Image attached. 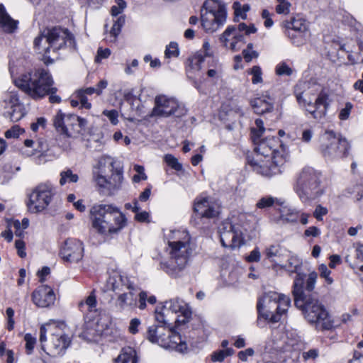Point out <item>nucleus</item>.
Listing matches in <instances>:
<instances>
[{
	"label": "nucleus",
	"mask_w": 363,
	"mask_h": 363,
	"mask_svg": "<svg viewBox=\"0 0 363 363\" xmlns=\"http://www.w3.org/2000/svg\"><path fill=\"white\" fill-rule=\"evenodd\" d=\"M317 278L315 272H311L306 280L305 288H303L302 275L298 276L292 290L294 304L303 311L309 323L315 324L317 328L329 330L333 327V323L325 306L313 295L306 294L315 289Z\"/></svg>",
	"instance_id": "nucleus-1"
},
{
	"label": "nucleus",
	"mask_w": 363,
	"mask_h": 363,
	"mask_svg": "<svg viewBox=\"0 0 363 363\" xmlns=\"http://www.w3.org/2000/svg\"><path fill=\"white\" fill-rule=\"evenodd\" d=\"M167 239L168 257L161 261L160 268L172 277H177L186 267L194 250L191 236L186 230H168L164 233Z\"/></svg>",
	"instance_id": "nucleus-2"
},
{
	"label": "nucleus",
	"mask_w": 363,
	"mask_h": 363,
	"mask_svg": "<svg viewBox=\"0 0 363 363\" xmlns=\"http://www.w3.org/2000/svg\"><path fill=\"white\" fill-rule=\"evenodd\" d=\"M34 48L43 55L45 64L53 62L50 54L57 55L60 50L68 46L74 48L73 35L67 28L59 26L45 28L34 39Z\"/></svg>",
	"instance_id": "nucleus-3"
},
{
	"label": "nucleus",
	"mask_w": 363,
	"mask_h": 363,
	"mask_svg": "<svg viewBox=\"0 0 363 363\" xmlns=\"http://www.w3.org/2000/svg\"><path fill=\"white\" fill-rule=\"evenodd\" d=\"M92 227L104 235L117 234L125 225L127 220L123 213L113 205L97 204L90 209Z\"/></svg>",
	"instance_id": "nucleus-4"
},
{
	"label": "nucleus",
	"mask_w": 363,
	"mask_h": 363,
	"mask_svg": "<svg viewBox=\"0 0 363 363\" xmlns=\"http://www.w3.org/2000/svg\"><path fill=\"white\" fill-rule=\"evenodd\" d=\"M296 100L301 107L309 113L315 119L324 117L328 107V95L325 91H321L313 103L316 91L313 86H311L306 82H298L294 90Z\"/></svg>",
	"instance_id": "nucleus-5"
},
{
	"label": "nucleus",
	"mask_w": 363,
	"mask_h": 363,
	"mask_svg": "<svg viewBox=\"0 0 363 363\" xmlns=\"http://www.w3.org/2000/svg\"><path fill=\"white\" fill-rule=\"evenodd\" d=\"M14 84L34 100L43 99L46 89L52 82V77L45 69L26 72L15 77Z\"/></svg>",
	"instance_id": "nucleus-6"
},
{
	"label": "nucleus",
	"mask_w": 363,
	"mask_h": 363,
	"mask_svg": "<svg viewBox=\"0 0 363 363\" xmlns=\"http://www.w3.org/2000/svg\"><path fill=\"white\" fill-rule=\"evenodd\" d=\"M294 190L303 203H308L323 194L321 174L311 167H305L296 176Z\"/></svg>",
	"instance_id": "nucleus-7"
},
{
	"label": "nucleus",
	"mask_w": 363,
	"mask_h": 363,
	"mask_svg": "<svg viewBox=\"0 0 363 363\" xmlns=\"http://www.w3.org/2000/svg\"><path fill=\"white\" fill-rule=\"evenodd\" d=\"M291 304L289 297L274 291H269L262 296L257 302V324L261 325L260 318L271 323H277Z\"/></svg>",
	"instance_id": "nucleus-8"
},
{
	"label": "nucleus",
	"mask_w": 363,
	"mask_h": 363,
	"mask_svg": "<svg viewBox=\"0 0 363 363\" xmlns=\"http://www.w3.org/2000/svg\"><path fill=\"white\" fill-rule=\"evenodd\" d=\"M39 340L41 350L53 357L63 354L71 342L55 323H46L40 327Z\"/></svg>",
	"instance_id": "nucleus-9"
},
{
	"label": "nucleus",
	"mask_w": 363,
	"mask_h": 363,
	"mask_svg": "<svg viewBox=\"0 0 363 363\" xmlns=\"http://www.w3.org/2000/svg\"><path fill=\"white\" fill-rule=\"evenodd\" d=\"M256 127L251 128V137L255 144V151L256 157L265 159L274 157L275 155H281L286 159V151L282 146L279 138L275 136H267L260 140V137L265 131L264 123L262 119L255 120Z\"/></svg>",
	"instance_id": "nucleus-10"
},
{
	"label": "nucleus",
	"mask_w": 363,
	"mask_h": 363,
	"mask_svg": "<svg viewBox=\"0 0 363 363\" xmlns=\"http://www.w3.org/2000/svg\"><path fill=\"white\" fill-rule=\"evenodd\" d=\"M350 147L346 138L333 130H325L320 138L321 153L328 160L346 157Z\"/></svg>",
	"instance_id": "nucleus-11"
},
{
	"label": "nucleus",
	"mask_w": 363,
	"mask_h": 363,
	"mask_svg": "<svg viewBox=\"0 0 363 363\" xmlns=\"http://www.w3.org/2000/svg\"><path fill=\"white\" fill-rule=\"evenodd\" d=\"M201 25L207 33H213L226 21L225 6L218 0H206L201 9Z\"/></svg>",
	"instance_id": "nucleus-12"
},
{
	"label": "nucleus",
	"mask_w": 363,
	"mask_h": 363,
	"mask_svg": "<svg viewBox=\"0 0 363 363\" xmlns=\"http://www.w3.org/2000/svg\"><path fill=\"white\" fill-rule=\"evenodd\" d=\"M55 194L50 183H42L35 186L29 196L28 208L30 213H37L45 209Z\"/></svg>",
	"instance_id": "nucleus-13"
},
{
	"label": "nucleus",
	"mask_w": 363,
	"mask_h": 363,
	"mask_svg": "<svg viewBox=\"0 0 363 363\" xmlns=\"http://www.w3.org/2000/svg\"><path fill=\"white\" fill-rule=\"evenodd\" d=\"M87 121L75 114H65L58 111L53 118V125L57 131H67L75 136L86 125Z\"/></svg>",
	"instance_id": "nucleus-14"
},
{
	"label": "nucleus",
	"mask_w": 363,
	"mask_h": 363,
	"mask_svg": "<svg viewBox=\"0 0 363 363\" xmlns=\"http://www.w3.org/2000/svg\"><path fill=\"white\" fill-rule=\"evenodd\" d=\"M186 110L178 101L165 95L157 96L155 99V107L152 111V116L168 117L171 115L180 116L185 113Z\"/></svg>",
	"instance_id": "nucleus-15"
},
{
	"label": "nucleus",
	"mask_w": 363,
	"mask_h": 363,
	"mask_svg": "<svg viewBox=\"0 0 363 363\" xmlns=\"http://www.w3.org/2000/svg\"><path fill=\"white\" fill-rule=\"evenodd\" d=\"M286 159L281 155H275L262 160V158L254 157L250 164L253 170L264 177H271L281 172V167L285 163Z\"/></svg>",
	"instance_id": "nucleus-16"
},
{
	"label": "nucleus",
	"mask_w": 363,
	"mask_h": 363,
	"mask_svg": "<svg viewBox=\"0 0 363 363\" xmlns=\"http://www.w3.org/2000/svg\"><path fill=\"white\" fill-rule=\"evenodd\" d=\"M220 242L225 247H239L242 242V233L238 225L225 220L219 226Z\"/></svg>",
	"instance_id": "nucleus-17"
},
{
	"label": "nucleus",
	"mask_w": 363,
	"mask_h": 363,
	"mask_svg": "<svg viewBox=\"0 0 363 363\" xmlns=\"http://www.w3.org/2000/svg\"><path fill=\"white\" fill-rule=\"evenodd\" d=\"M60 256L67 262H77L84 256L82 242L76 238L67 239L60 249Z\"/></svg>",
	"instance_id": "nucleus-18"
},
{
	"label": "nucleus",
	"mask_w": 363,
	"mask_h": 363,
	"mask_svg": "<svg viewBox=\"0 0 363 363\" xmlns=\"http://www.w3.org/2000/svg\"><path fill=\"white\" fill-rule=\"evenodd\" d=\"M194 209L201 218H213L219 214L220 206L212 198L202 197L196 199Z\"/></svg>",
	"instance_id": "nucleus-19"
},
{
	"label": "nucleus",
	"mask_w": 363,
	"mask_h": 363,
	"mask_svg": "<svg viewBox=\"0 0 363 363\" xmlns=\"http://www.w3.org/2000/svg\"><path fill=\"white\" fill-rule=\"evenodd\" d=\"M220 40L223 43L225 47L233 51L240 50L245 43V36L242 34L237 33L236 27L234 26H228L220 35Z\"/></svg>",
	"instance_id": "nucleus-20"
},
{
	"label": "nucleus",
	"mask_w": 363,
	"mask_h": 363,
	"mask_svg": "<svg viewBox=\"0 0 363 363\" xmlns=\"http://www.w3.org/2000/svg\"><path fill=\"white\" fill-rule=\"evenodd\" d=\"M171 334V329L164 325H152L148 327L146 338L152 343H156L164 347L167 340Z\"/></svg>",
	"instance_id": "nucleus-21"
},
{
	"label": "nucleus",
	"mask_w": 363,
	"mask_h": 363,
	"mask_svg": "<svg viewBox=\"0 0 363 363\" xmlns=\"http://www.w3.org/2000/svg\"><path fill=\"white\" fill-rule=\"evenodd\" d=\"M34 303L39 307H48L55 301V295L52 289L47 286H40L32 295Z\"/></svg>",
	"instance_id": "nucleus-22"
},
{
	"label": "nucleus",
	"mask_w": 363,
	"mask_h": 363,
	"mask_svg": "<svg viewBox=\"0 0 363 363\" xmlns=\"http://www.w3.org/2000/svg\"><path fill=\"white\" fill-rule=\"evenodd\" d=\"M164 309L175 313H181L184 319L180 321L184 323L188 321L191 315V311L188 308L186 303L179 298H174L165 301Z\"/></svg>",
	"instance_id": "nucleus-23"
},
{
	"label": "nucleus",
	"mask_w": 363,
	"mask_h": 363,
	"mask_svg": "<svg viewBox=\"0 0 363 363\" xmlns=\"http://www.w3.org/2000/svg\"><path fill=\"white\" fill-rule=\"evenodd\" d=\"M282 26L288 30L289 36L293 38L297 35L302 36L308 30L306 21L298 16L292 18L291 21H284Z\"/></svg>",
	"instance_id": "nucleus-24"
},
{
	"label": "nucleus",
	"mask_w": 363,
	"mask_h": 363,
	"mask_svg": "<svg viewBox=\"0 0 363 363\" xmlns=\"http://www.w3.org/2000/svg\"><path fill=\"white\" fill-rule=\"evenodd\" d=\"M289 251L279 244L271 245L266 247L264 255L266 258L277 265H281L284 258L288 257Z\"/></svg>",
	"instance_id": "nucleus-25"
},
{
	"label": "nucleus",
	"mask_w": 363,
	"mask_h": 363,
	"mask_svg": "<svg viewBox=\"0 0 363 363\" xmlns=\"http://www.w3.org/2000/svg\"><path fill=\"white\" fill-rule=\"evenodd\" d=\"M127 290L128 291V292L124 291L120 293L116 300V306L121 310L128 307L134 308L137 306V296L135 294L137 291L136 286L134 285L133 289Z\"/></svg>",
	"instance_id": "nucleus-26"
},
{
	"label": "nucleus",
	"mask_w": 363,
	"mask_h": 363,
	"mask_svg": "<svg viewBox=\"0 0 363 363\" xmlns=\"http://www.w3.org/2000/svg\"><path fill=\"white\" fill-rule=\"evenodd\" d=\"M250 104L257 114L271 112L274 108V100L267 94L251 100Z\"/></svg>",
	"instance_id": "nucleus-27"
},
{
	"label": "nucleus",
	"mask_w": 363,
	"mask_h": 363,
	"mask_svg": "<svg viewBox=\"0 0 363 363\" xmlns=\"http://www.w3.org/2000/svg\"><path fill=\"white\" fill-rule=\"evenodd\" d=\"M288 260L286 264H281L280 267L286 272H288L290 274L296 273V276L294 280V283H295L296 279L298 275H302L303 279V288H304L303 285L306 279V274L304 273L300 272L299 269L302 266V261L296 255H288ZM294 284H293L294 285Z\"/></svg>",
	"instance_id": "nucleus-28"
},
{
	"label": "nucleus",
	"mask_w": 363,
	"mask_h": 363,
	"mask_svg": "<svg viewBox=\"0 0 363 363\" xmlns=\"http://www.w3.org/2000/svg\"><path fill=\"white\" fill-rule=\"evenodd\" d=\"M110 284L112 290L116 294H119L127 289H133L135 285L128 277L120 274L111 278Z\"/></svg>",
	"instance_id": "nucleus-29"
},
{
	"label": "nucleus",
	"mask_w": 363,
	"mask_h": 363,
	"mask_svg": "<svg viewBox=\"0 0 363 363\" xmlns=\"http://www.w3.org/2000/svg\"><path fill=\"white\" fill-rule=\"evenodd\" d=\"M18 21L13 19L6 11L3 4H0V28L6 33H13L18 27Z\"/></svg>",
	"instance_id": "nucleus-30"
},
{
	"label": "nucleus",
	"mask_w": 363,
	"mask_h": 363,
	"mask_svg": "<svg viewBox=\"0 0 363 363\" xmlns=\"http://www.w3.org/2000/svg\"><path fill=\"white\" fill-rule=\"evenodd\" d=\"M167 345L164 348L175 350L184 352L187 350V345L185 340H183L182 336L174 330L171 329V334L167 340Z\"/></svg>",
	"instance_id": "nucleus-31"
},
{
	"label": "nucleus",
	"mask_w": 363,
	"mask_h": 363,
	"mask_svg": "<svg viewBox=\"0 0 363 363\" xmlns=\"http://www.w3.org/2000/svg\"><path fill=\"white\" fill-rule=\"evenodd\" d=\"M138 357L135 348L127 346L121 349L115 363H138Z\"/></svg>",
	"instance_id": "nucleus-32"
},
{
	"label": "nucleus",
	"mask_w": 363,
	"mask_h": 363,
	"mask_svg": "<svg viewBox=\"0 0 363 363\" xmlns=\"http://www.w3.org/2000/svg\"><path fill=\"white\" fill-rule=\"evenodd\" d=\"M350 257L351 256H347L346 257L347 262L350 263V265L352 268L354 269L355 267H357L361 272H363V264H362V263L363 262V245L359 243L355 247L354 253L352 255V257L356 259L355 262L352 263L350 259Z\"/></svg>",
	"instance_id": "nucleus-33"
},
{
	"label": "nucleus",
	"mask_w": 363,
	"mask_h": 363,
	"mask_svg": "<svg viewBox=\"0 0 363 363\" xmlns=\"http://www.w3.org/2000/svg\"><path fill=\"white\" fill-rule=\"evenodd\" d=\"M96 298L94 292H91L90 295L86 297L84 301H81L79 303V308L81 311L85 312L88 311L89 313L94 312V313H97V311L96 309Z\"/></svg>",
	"instance_id": "nucleus-34"
},
{
	"label": "nucleus",
	"mask_w": 363,
	"mask_h": 363,
	"mask_svg": "<svg viewBox=\"0 0 363 363\" xmlns=\"http://www.w3.org/2000/svg\"><path fill=\"white\" fill-rule=\"evenodd\" d=\"M59 135L56 138L57 145L64 150H68L71 148V138L74 135L68 133L67 131H57Z\"/></svg>",
	"instance_id": "nucleus-35"
},
{
	"label": "nucleus",
	"mask_w": 363,
	"mask_h": 363,
	"mask_svg": "<svg viewBox=\"0 0 363 363\" xmlns=\"http://www.w3.org/2000/svg\"><path fill=\"white\" fill-rule=\"evenodd\" d=\"M114 161L113 158L109 156H102L99 159L97 164L94 167V171L101 172L105 171L107 167L110 171H113L114 169Z\"/></svg>",
	"instance_id": "nucleus-36"
},
{
	"label": "nucleus",
	"mask_w": 363,
	"mask_h": 363,
	"mask_svg": "<svg viewBox=\"0 0 363 363\" xmlns=\"http://www.w3.org/2000/svg\"><path fill=\"white\" fill-rule=\"evenodd\" d=\"M24 114V109L21 104L9 107V110L6 112V115L13 122H17L21 120Z\"/></svg>",
	"instance_id": "nucleus-37"
},
{
	"label": "nucleus",
	"mask_w": 363,
	"mask_h": 363,
	"mask_svg": "<svg viewBox=\"0 0 363 363\" xmlns=\"http://www.w3.org/2000/svg\"><path fill=\"white\" fill-rule=\"evenodd\" d=\"M105 173V171H93L94 179L99 187L111 191V181L106 179Z\"/></svg>",
	"instance_id": "nucleus-38"
},
{
	"label": "nucleus",
	"mask_w": 363,
	"mask_h": 363,
	"mask_svg": "<svg viewBox=\"0 0 363 363\" xmlns=\"http://www.w3.org/2000/svg\"><path fill=\"white\" fill-rule=\"evenodd\" d=\"M234 350L232 348L216 350L211 354V360L213 362H222L227 357L232 356Z\"/></svg>",
	"instance_id": "nucleus-39"
},
{
	"label": "nucleus",
	"mask_w": 363,
	"mask_h": 363,
	"mask_svg": "<svg viewBox=\"0 0 363 363\" xmlns=\"http://www.w3.org/2000/svg\"><path fill=\"white\" fill-rule=\"evenodd\" d=\"M111 172V177L109 179L111 181V191L119 189L123 179V172L121 168L114 167L113 171Z\"/></svg>",
	"instance_id": "nucleus-40"
},
{
	"label": "nucleus",
	"mask_w": 363,
	"mask_h": 363,
	"mask_svg": "<svg viewBox=\"0 0 363 363\" xmlns=\"http://www.w3.org/2000/svg\"><path fill=\"white\" fill-rule=\"evenodd\" d=\"M60 184L64 186L66 183H76L79 180V176L77 174H74L70 169L62 171L60 174Z\"/></svg>",
	"instance_id": "nucleus-41"
},
{
	"label": "nucleus",
	"mask_w": 363,
	"mask_h": 363,
	"mask_svg": "<svg viewBox=\"0 0 363 363\" xmlns=\"http://www.w3.org/2000/svg\"><path fill=\"white\" fill-rule=\"evenodd\" d=\"M206 58L203 53L197 52L189 58V67L194 70L199 71L202 68V64L205 62Z\"/></svg>",
	"instance_id": "nucleus-42"
},
{
	"label": "nucleus",
	"mask_w": 363,
	"mask_h": 363,
	"mask_svg": "<svg viewBox=\"0 0 363 363\" xmlns=\"http://www.w3.org/2000/svg\"><path fill=\"white\" fill-rule=\"evenodd\" d=\"M298 218V213L291 208H284L280 216L281 220L286 223H297Z\"/></svg>",
	"instance_id": "nucleus-43"
},
{
	"label": "nucleus",
	"mask_w": 363,
	"mask_h": 363,
	"mask_svg": "<svg viewBox=\"0 0 363 363\" xmlns=\"http://www.w3.org/2000/svg\"><path fill=\"white\" fill-rule=\"evenodd\" d=\"M210 60L213 62V68L209 67V69H208L207 76L209 78H220L223 72L221 64L215 58H210Z\"/></svg>",
	"instance_id": "nucleus-44"
},
{
	"label": "nucleus",
	"mask_w": 363,
	"mask_h": 363,
	"mask_svg": "<svg viewBox=\"0 0 363 363\" xmlns=\"http://www.w3.org/2000/svg\"><path fill=\"white\" fill-rule=\"evenodd\" d=\"M54 80L52 79V82L49 86L48 89H46L45 93L43 95V98L46 96H49V101L50 103H60L61 101V98L58 95H56V92L57 91V88L54 86Z\"/></svg>",
	"instance_id": "nucleus-45"
},
{
	"label": "nucleus",
	"mask_w": 363,
	"mask_h": 363,
	"mask_svg": "<svg viewBox=\"0 0 363 363\" xmlns=\"http://www.w3.org/2000/svg\"><path fill=\"white\" fill-rule=\"evenodd\" d=\"M275 72L279 76H291L294 73V69L286 62H281L276 66Z\"/></svg>",
	"instance_id": "nucleus-46"
},
{
	"label": "nucleus",
	"mask_w": 363,
	"mask_h": 363,
	"mask_svg": "<svg viewBox=\"0 0 363 363\" xmlns=\"http://www.w3.org/2000/svg\"><path fill=\"white\" fill-rule=\"evenodd\" d=\"M164 160L167 164L176 171L182 170V164L179 162L178 160L171 154H167L164 157Z\"/></svg>",
	"instance_id": "nucleus-47"
},
{
	"label": "nucleus",
	"mask_w": 363,
	"mask_h": 363,
	"mask_svg": "<svg viewBox=\"0 0 363 363\" xmlns=\"http://www.w3.org/2000/svg\"><path fill=\"white\" fill-rule=\"evenodd\" d=\"M125 23L124 16H119L113 23L110 33L116 38L121 33V28Z\"/></svg>",
	"instance_id": "nucleus-48"
},
{
	"label": "nucleus",
	"mask_w": 363,
	"mask_h": 363,
	"mask_svg": "<svg viewBox=\"0 0 363 363\" xmlns=\"http://www.w3.org/2000/svg\"><path fill=\"white\" fill-rule=\"evenodd\" d=\"M277 201L276 198L271 196H264L261 198L257 203L256 206L257 208L263 209L272 206Z\"/></svg>",
	"instance_id": "nucleus-49"
},
{
	"label": "nucleus",
	"mask_w": 363,
	"mask_h": 363,
	"mask_svg": "<svg viewBox=\"0 0 363 363\" xmlns=\"http://www.w3.org/2000/svg\"><path fill=\"white\" fill-rule=\"evenodd\" d=\"M253 44L249 43L247 48L242 50V55L247 62H250L253 58H257L259 55L258 52L252 50Z\"/></svg>",
	"instance_id": "nucleus-50"
},
{
	"label": "nucleus",
	"mask_w": 363,
	"mask_h": 363,
	"mask_svg": "<svg viewBox=\"0 0 363 363\" xmlns=\"http://www.w3.org/2000/svg\"><path fill=\"white\" fill-rule=\"evenodd\" d=\"M249 73L252 76V84H256L262 82V72L260 67L253 66L249 71Z\"/></svg>",
	"instance_id": "nucleus-51"
},
{
	"label": "nucleus",
	"mask_w": 363,
	"mask_h": 363,
	"mask_svg": "<svg viewBox=\"0 0 363 363\" xmlns=\"http://www.w3.org/2000/svg\"><path fill=\"white\" fill-rule=\"evenodd\" d=\"M179 55V48L177 43L171 42L169 45L167 46L164 55L167 58L175 57Z\"/></svg>",
	"instance_id": "nucleus-52"
},
{
	"label": "nucleus",
	"mask_w": 363,
	"mask_h": 363,
	"mask_svg": "<svg viewBox=\"0 0 363 363\" xmlns=\"http://www.w3.org/2000/svg\"><path fill=\"white\" fill-rule=\"evenodd\" d=\"M320 275L322 278L325 279V282L330 285L333 283V279L330 277L331 271L328 269V267L325 264H322L319 266Z\"/></svg>",
	"instance_id": "nucleus-53"
},
{
	"label": "nucleus",
	"mask_w": 363,
	"mask_h": 363,
	"mask_svg": "<svg viewBox=\"0 0 363 363\" xmlns=\"http://www.w3.org/2000/svg\"><path fill=\"white\" fill-rule=\"evenodd\" d=\"M134 170L138 173L133 177V181L134 182L138 183L141 180H146L147 179V177L145 173V169L143 166L135 164L134 166Z\"/></svg>",
	"instance_id": "nucleus-54"
},
{
	"label": "nucleus",
	"mask_w": 363,
	"mask_h": 363,
	"mask_svg": "<svg viewBox=\"0 0 363 363\" xmlns=\"http://www.w3.org/2000/svg\"><path fill=\"white\" fill-rule=\"evenodd\" d=\"M279 3L276 7V11L281 14H287L290 11L291 4L287 0H277Z\"/></svg>",
	"instance_id": "nucleus-55"
},
{
	"label": "nucleus",
	"mask_w": 363,
	"mask_h": 363,
	"mask_svg": "<svg viewBox=\"0 0 363 363\" xmlns=\"http://www.w3.org/2000/svg\"><path fill=\"white\" fill-rule=\"evenodd\" d=\"M126 7V3L124 0H116V4L112 6L111 11L113 16L121 13Z\"/></svg>",
	"instance_id": "nucleus-56"
},
{
	"label": "nucleus",
	"mask_w": 363,
	"mask_h": 363,
	"mask_svg": "<svg viewBox=\"0 0 363 363\" xmlns=\"http://www.w3.org/2000/svg\"><path fill=\"white\" fill-rule=\"evenodd\" d=\"M24 340L26 341V349L27 354H30L32 353L34 346L36 343V338L32 335L27 333L24 337Z\"/></svg>",
	"instance_id": "nucleus-57"
},
{
	"label": "nucleus",
	"mask_w": 363,
	"mask_h": 363,
	"mask_svg": "<svg viewBox=\"0 0 363 363\" xmlns=\"http://www.w3.org/2000/svg\"><path fill=\"white\" fill-rule=\"evenodd\" d=\"M353 108V105L350 102L345 104L344 108H341L338 115V118L341 121L347 120L350 114L351 110Z\"/></svg>",
	"instance_id": "nucleus-58"
},
{
	"label": "nucleus",
	"mask_w": 363,
	"mask_h": 363,
	"mask_svg": "<svg viewBox=\"0 0 363 363\" xmlns=\"http://www.w3.org/2000/svg\"><path fill=\"white\" fill-rule=\"evenodd\" d=\"M103 115L106 116L113 125H116L118 123V113L116 110H104Z\"/></svg>",
	"instance_id": "nucleus-59"
},
{
	"label": "nucleus",
	"mask_w": 363,
	"mask_h": 363,
	"mask_svg": "<svg viewBox=\"0 0 363 363\" xmlns=\"http://www.w3.org/2000/svg\"><path fill=\"white\" fill-rule=\"evenodd\" d=\"M4 101L8 104L9 107L13 106V105L21 104L17 94L12 92L6 95Z\"/></svg>",
	"instance_id": "nucleus-60"
},
{
	"label": "nucleus",
	"mask_w": 363,
	"mask_h": 363,
	"mask_svg": "<svg viewBox=\"0 0 363 363\" xmlns=\"http://www.w3.org/2000/svg\"><path fill=\"white\" fill-rule=\"evenodd\" d=\"M6 314L7 316V329L9 330H12L14 328V311L11 308H7L6 310Z\"/></svg>",
	"instance_id": "nucleus-61"
},
{
	"label": "nucleus",
	"mask_w": 363,
	"mask_h": 363,
	"mask_svg": "<svg viewBox=\"0 0 363 363\" xmlns=\"http://www.w3.org/2000/svg\"><path fill=\"white\" fill-rule=\"evenodd\" d=\"M77 98L81 104V106L82 108H85L86 109H89L91 107V104L88 101V99L86 95L84 94V92L81 91H77Z\"/></svg>",
	"instance_id": "nucleus-62"
},
{
	"label": "nucleus",
	"mask_w": 363,
	"mask_h": 363,
	"mask_svg": "<svg viewBox=\"0 0 363 363\" xmlns=\"http://www.w3.org/2000/svg\"><path fill=\"white\" fill-rule=\"evenodd\" d=\"M328 211L327 208L322 206L321 205H318L313 212V216L318 220H322L323 216L328 213Z\"/></svg>",
	"instance_id": "nucleus-63"
},
{
	"label": "nucleus",
	"mask_w": 363,
	"mask_h": 363,
	"mask_svg": "<svg viewBox=\"0 0 363 363\" xmlns=\"http://www.w3.org/2000/svg\"><path fill=\"white\" fill-rule=\"evenodd\" d=\"M15 247L20 257L23 258L26 256V252L25 251V242L23 240H16L15 242Z\"/></svg>",
	"instance_id": "nucleus-64"
}]
</instances>
